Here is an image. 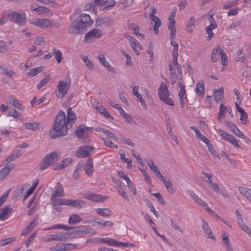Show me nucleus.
<instances>
[{"mask_svg":"<svg viewBox=\"0 0 251 251\" xmlns=\"http://www.w3.org/2000/svg\"><path fill=\"white\" fill-rule=\"evenodd\" d=\"M15 237H10L1 240L0 241V245L1 246H4L6 245L11 243L15 241Z\"/></svg>","mask_w":251,"mask_h":251,"instance_id":"obj_54","label":"nucleus"},{"mask_svg":"<svg viewBox=\"0 0 251 251\" xmlns=\"http://www.w3.org/2000/svg\"><path fill=\"white\" fill-rule=\"evenodd\" d=\"M213 93L214 100L217 102L222 101L224 98V88L220 87L218 89L214 90Z\"/></svg>","mask_w":251,"mask_h":251,"instance_id":"obj_25","label":"nucleus"},{"mask_svg":"<svg viewBox=\"0 0 251 251\" xmlns=\"http://www.w3.org/2000/svg\"><path fill=\"white\" fill-rule=\"evenodd\" d=\"M158 95L160 100L166 104L173 106L174 101L169 97V93L166 85L163 83L161 84L158 90Z\"/></svg>","mask_w":251,"mask_h":251,"instance_id":"obj_3","label":"nucleus"},{"mask_svg":"<svg viewBox=\"0 0 251 251\" xmlns=\"http://www.w3.org/2000/svg\"><path fill=\"white\" fill-rule=\"evenodd\" d=\"M19 156V155L17 153H12L9 156L7 157L5 159L3 160L2 163L3 165H7L9 162H10L11 161L15 160Z\"/></svg>","mask_w":251,"mask_h":251,"instance_id":"obj_39","label":"nucleus"},{"mask_svg":"<svg viewBox=\"0 0 251 251\" xmlns=\"http://www.w3.org/2000/svg\"><path fill=\"white\" fill-rule=\"evenodd\" d=\"M65 235L63 233H59L56 234L50 235L47 240L48 241H61L64 240Z\"/></svg>","mask_w":251,"mask_h":251,"instance_id":"obj_28","label":"nucleus"},{"mask_svg":"<svg viewBox=\"0 0 251 251\" xmlns=\"http://www.w3.org/2000/svg\"><path fill=\"white\" fill-rule=\"evenodd\" d=\"M57 155L56 152H52L47 154L45 158H47V161L50 164L54 159L57 158Z\"/></svg>","mask_w":251,"mask_h":251,"instance_id":"obj_51","label":"nucleus"},{"mask_svg":"<svg viewBox=\"0 0 251 251\" xmlns=\"http://www.w3.org/2000/svg\"><path fill=\"white\" fill-rule=\"evenodd\" d=\"M217 133L221 137L222 139H223L227 141H228L230 137L232 136V135H230L226 132L221 129H218L217 130Z\"/></svg>","mask_w":251,"mask_h":251,"instance_id":"obj_43","label":"nucleus"},{"mask_svg":"<svg viewBox=\"0 0 251 251\" xmlns=\"http://www.w3.org/2000/svg\"><path fill=\"white\" fill-rule=\"evenodd\" d=\"M53 55H54L58 63H60L62 60V52L59 50L55 49H53Z\"/></svg>","mask_w":251,"mask_h":251,"instance_id":"obj_50","label":"nucleus"},{"mask_svg":"<svg viewBox=\"0 0 251 251\" xmlns=\"http://www.w3.org/2000/svg\"><path fill=\"white\" fill-rule=\"evenodd\" d=\"M83 61L85 63L86 66L88 69H92L93 67V65L91 61H90L88 57L87 56H84L82 57Z\"/></svg>","mask_w":251,"mask_h":251,"instance_id":"obj_57","label":"nucleus"},{"mask_svg":"<svg viewBox=\"0 0 251 251\" xmlns=\"http://www.w3.org/2000/svg\"><path fill=\"white\" fill-rule=\"evenodd\" d=\"M42 71V67H38L33 69L29 70L28 73H27V76H34L36 75L38 73L41 72Z\"/></svg>","mask_w":251,"mask_h":251,"instance_id":"obj_47","label":"nucleus"},{"mask_svg":"<svg viewBox=\"0 0 251 251\" xmlns=\"http://www.w3.org/2000/svg\"><path fill=\"white\" fill-rule=\"evenodd\" d=\"M98 58L101 64L104 67H105L109 71L114 73H116L115 69L114 67H113L108 61L106 60L104 54H100L98 56Z\"/></svg>","mask_w":251,"mask_h":251,"instance_id":"obj_17","label":"nucleus"},{"mask_svg":"<svg viewBox=\"0 0 251 251\" xmlns=\"http://www.w3.org/2000/svg\"><path fill=\"white\" fill-rule=\"evenodd\" d=\"M25 128L28 130H34L37 129L39 125L38 123L35 122L32 123H26L24 124Z\"/></svg>","mask_w":251,"mask_h":251,"instance_id":"obj_46","label":"nucleus"},{"mask_svg":"<svg viewBox=\"0 0 251 251\" xmlns=\"http://www.w3.org/2000/svg\"><path fill=\"white\" fill-rule=\"evenodd\" d=\"M102 34V31L100 29H93L85 34L84 42L85 43H90L92 41L100 38Z\"/></svg>","mask_w":251,"mask_h":251,"instance_id":"obj_7","label":"nucleus"},{"mask_svg":"<svg viewBox=\"0 0 251 251\" xmlns=\"http://www.w3.org/2000/svg\"><path fill=\"white\" fill-rule=\"evenodd\" d=\"M191 196L193 198L194 200L198 204L201 205L204 201L200 198H199L194 192H192L190 193Z\"/></svg>","mask_w":251,"mask_h":251,"instance_id":"obj_56","label":"nucleus"},{"mask_svg":"<svg viewBox=\"0 0 251 251\" xmlns=\"http://www.w3.org/2000/svg\"><path fill=\"white\" fill-rule=\"evenodd\" d=\"M118 176L123 179L126 181V183H127V187L129 189V190L132 192L134 195L136 194V190L135 188L133 187V185L132 182L130 181L129 178L126 175H125L124 172H118Z\"/></svg>","mask_w":251,"mask_h":251,"instance_id":"obj_16","label":"nucleus"},{"mask_svg":"<svg viewBox=\"0 0 251 251\" xmlns=\"http://www.w3.org/2000/svg\"><path fill=\"white\" fill-rule=\"evenodd\" d=\"M240 194L248 201H251V189L245 187H239Z\"/></svg>","mask_w":251,"mask_h":251,"instance_id":"obj_22","label":"nucleus"},{"mask_svg":"<svg viewBox=\"0 0 251 251\" xmlns=\"http://www.w3.org/2000/svg\"><path fill=\"white\" fill-rule=\"evenodd\" d=\"M47 158H44L39 164V168L41 170H43L47 168L50 165V163L47 161Z\"/></svg>","mask_w":251,"mask_h":251,"instance_id":"obj_53","label":"nucleus"},{"mask_svg":"<svg viewBox=\"0 0 251 251\" xmlns=\"http://www.w3.org/2000/svg\"><path fill=\"white\" fill-rule=\"evenodd\" d=\"M52 127L53 129L50 131V135L52 139L63 136L67 134L68 130L70 127L67 122L64 112L60 110L58 112Z\"/></svg>","mask_w":251,"mask_h":251,"instance_id":"obj_1","label":"nucleus"},{"mask_svg":"<svg viewBox=\"0 0 251 251\" xmlns=\"http://www.w3.org/2000/svg\"><path fill=\"white\" fill-rule=\"evenodd\" d=\"M77 248L76 244L72 243L61 244L58 243L54 247H51L50 250L53 251H66L72 250Z\"/></svg>","mask_w":251,"mask_h":251,"instance_id":"obj_10","label":"nucleus"},{"mask_svg":"<svg viewBox=\"0 0 251 251\" xmlns=\"http://www.w3.org/2000/svg\"><path fill=\"white\" fill-rule=\"evenodd\" d=\"M9 102L14 106L17 107L19 109H23V105L20 103L16 99H15L12 96H10L8 98Z\"/></svg>","mask_w":251,"mask_h":251,"instance_id":"obj_40","label":"nucleus"},{"mask_svg":"<svg viewBox=\"0 0 251 251\" xmlns=\"http://www.w3.org/2000/svg\"><path fill=\"white\" fill-rule=\"evenodd\" d=\"M206 145L207 146L208 151L211 153L212 155L217 157H219V153L214 150L210 142H208V143L206 144Z\"/></svg>","mask_w":251,"mask_h":251,"instance_id":"obj_55","label":"nucleus"},{"mask_svg":"<svg viewBox=\"0 0 251 251\" xmlns=\"http://www.w3.org/2000/svg\"><path fill=\"white\" fill-rule=\"evenodd\" d=\"M50 200L51 204L54 207L55 209L58 208V206L60 205H64L65 199H58L57 197L51 196Z\"/></svg>","mask_w":251,"mask_h":251,"instance_id":"obj_26","label":"nucleus"},{"mask_svg":"<svg viewBox=\"0 0 251 251\" xmlns=\"http://www.w3.org/2000/svg\"><path fill=\"white\" fill-rule=\"evenodd\" d=\"M190 128L195 131L197 138L203 141L205 144H207L210 140L207 139L204 135L201 134L200 131L195 126H192Z\"/></svg>","mask_w":251,"mask_h":251,"instance_id":"obj_24","label":"nucleus"},{"mask_svg":"<svg viewBox=\"0 0 251 251\" xmlns=\"http://www.w3.org/2000/svg\"><path fill=\"white\" fill-rule=\"evenodd\" d=\"M204 92V84L203 80L199 81L196 85V92L198 96H202Z\"/></svg>","mask_w":251,"mask_h":251,"instance_id":"obj_27","label":"nucleus"},{"mask_svg":"<svg viewBox=\"0 0 251 251\" xmlns=\"http://www.w3.org/2000/svg\"><path fill=\"white\" fill-rule=\"evenodd\" d=\"M132 155L136 158L138 163L141 166H144V163L139 154H137L134 150H131Z\"/></svg>","mask_w":251,"mask_h":251,"instance_id":"obj_61","label":"nucleus"},{"mask_svg":"<svg viewBox=\"0 0 251 251\" xmlns=\"http://www.w3.org/2000/svg\"><path fill=\"white\" fill-rule=\"evenodd\" d=\"M223 50L220 46L214 49L211 54V61L213 62H217L223 53Z\"/></svg>","mask_w":251,"mask_h":251,"instance_id":"obj_19","label":"nucleus"},{"mask_svg":"<svg viewBox=\"0 0 251 251\" xmlns=\"http://www.w3.org/2000/svg\"><path fill=\"white\" fill-rule=\"evenodd\" d=\"M11 209L8 206H4L0 209V220L3 221L6 219V216L11 213Z\"/></svg>","mask_w":251,"mask_h":251,"instance_id":"obj_31","label":"nucleus"},{"mask_svg":"<svg viewBox=\"0 0 251 251\" xmlns=\"http://www.w3.org/2000/svg\"><path fill=\"white\" fill-rule=\"evenodd\" d=\"M157 200V201L161 203L163 205L165 204V201L162 196L159 193H156L154 194H152Z\"/></svg>","mask_w":251,"mask_h":251,"instance_id":"obj_64","label":"nucleus"},{"mask_svg":"<svg viewBox=\"0 0 251 251\" xmlns=\"http://www.w3.org/2000/svg\"><path fill=\"white\" fill-rule=\"evenodd\" d=\"M99 241L100 243H106L109 246H115L116 240L109 238H100Z\"/></svg>","mask_w":251,"mask_h":251,"instance_id":"obj_45","label":"nucleus"},{"mask_svg":"<svg viewBox=\"0 0 251 251\" xmlns=\"http://www.w3.org/2000/svg\"><path fill=\"white\" fill-rule=\"evenodd\" d=\"M113 24L112 19L107 16L98 19L96 21L97 26H105L107 27L111 26Z\"/></svg>","mask_w":251,"mask_h":251,"instance_id":"obj_14","label":"nucleus"},{"mask_svg":"<svg viewBox=\"0 0 251 251\" xmlns=\"http://www.w3.org/2000/svg\"><path fill=\"white\" fill-rule=\"evenodd\" d=\"M173 59L172 60V63L175 65L178 73L182 75V71L180 66L177 62L178 54L172 55Z\"/></svg>","mask_w":251,"mask_h":251,"instance_id":"obj_41","label":"nucleus"},{"mask_svg":"<svg viewBox=\"0 0 251 251\" xmlns=\"http://www.w3.org/2000/svg\"><path fill=\"white\" fill-rule=\"evenodd\" d=\"M63 193V188L62 187V184L58 182L56 183L55 186V190L51 195V196H53L54 197H59L62 195Z\"/></svg>","mask_w":251,"mask_h":251,"instance_id":"obj_30","label":"nucleus"},{"mask_svg":"<svg viewBox=\"0 0 251 251\" xmlns=\"http://www.w3.org/2000/svg\"><path fill=\"white\" fill-rule=\"evenodd\" d=\"M70 227L63 225L61 224H56L52 226H50V227H48L47 228L44 229L45 230H49L51 229H64L67 231H69L70 229Z\"/></svg>","mask_w":251,"mask_h":251,"instance_id":"obj_38","label":"nucleus"},{"mask_svg":"<svg viewBox=\"0 0 251 251\" xmlns=\"http://www.w3.org/2000/svg\"><path fill=\"white\" fill-rule=\"evenodd\" d=\"M70 229H72V231L70 233L71 234L84 235L86 234H91L95 235L96 231L95 229L83 226H74L70 227Z\"/></svg>","mask_w":251,"mask_h":251,"instance_id":"obj_5","label":"nucleus"},{"mask_svg":"<svg viewBox=\"0 0 251 251\" xmlns=\"http://www.w3.org/2000/svg\"><path fill=\"white\" fill-rule=\"evenodd\" d=\"M0 68L3 74L7 76L12 77L15 75V73L13 71L2 66H0Z\"/></svg>","mask_w":251,"mask_h":251,"instance_id":"obj_48","label":"nucleus"},{"mask_svg":"<svg viewBox=\"0 0 251 251\" xmlns=\"http://www.w3.org/2000/svg\"><path fill=\"white\" fill-rule=\"evenodd\" d=\"M175 21H170V23L168 24V28L171 31L170 38L171 39H175V35L176 33V30L175 27Z\"/></svg>","mask_w":251,"mask_h":251,"instance_id":"obj_33","label":"nucleus"},{"mask_svg":"<svg viewBox=\"0 0 251 251\" xmlns=\"http://www.w3.org/2000/svg\"><path fill=\"white\" fill-rule=\"evenodd\" d=\"M163 183L169 194H173L175 193V189L170 179H167Z\"/></svg>","mask_w":251,"mask_h":251,"instance_id":"obj_36","label":"nucleus"},{"mask_svg":"<svg viewBox=\"0 0 251 251\" xmlns=\"http://www.w3.org/2000/svg\"><path fill=\"white\" fill-rule=\"evenodd\" d=\"M115 1L114 0H94L91 3L87 4L85 7L87 8H91L92 6L100 5L105 6V8L111 7L115 5Z\"/></svg>","mask_w":251,"mask_h":251,"instance_id":"obj_6","label":"nucleus"},{"mask_svg":"<svg viewBox=\"0 0 251 251\" xmlns=\"http://www.w3.org/2000/svg\"><path fill=\"white\" fill-rule=\"evenodd\" d=\"M50 78L48 77H46L43 80H42L37 85V88L38 89H40L43 86L47 84L49 81Z\"/></svg>","mask_w":251,"mask_h":251,"instance_id":"obj_63","label":"nucleus"},{"mask_svg":"<svg viewBox=\"0 0 251 251\" xmlns=\"http://www.w3.org/2000/svg\"><path fill=\"white\" fill-rule=\"evenodd\" d=\"M120 155L121 156V159L123 162L126 163L127 164V166L129 167L131 165V160L128 158H126L124 152H120Z\"/></svg>","mask_w":251,"mask_h":251,"instance_id":"obj_58","label":"nucleus"},{"mask_svg":"<svg viewBox=\"0 0 251 251\" xmlns=\"http://www.w3.org/2000/svg\"><path fill=\"white\" fill-rule=\"evenodd\" d=\"M31 24L41 28L53 26V22L47 18H38L32 21Z\"/></svg>","mask_w":251,"mask_h":251,"instance_id":"obj_8","label":"nucleus"},{"mask_svg":"<svg viewBox=\"0 0 251 251\" xmlns=\"http://www.w3.org/2000/svg\"><path fill=\"white\" fill-rule=\"evenodd\" d=\"M97 213L101 216L107 218L112 215V212L108 208H98L97 209Z\"/></svg>","mask_w":251,"mask_h":251,"instance_id":"obj_32","label":"nucleus"},{"mask_svg":"<svg viewBox=\"0 0 251 251\" xmlns=\"http://www.w3.org/2000/svg\"><path fill=\"white\" fill-rule=\"evenodd\" d=\"M37 218H34L26 226L27 228L29 229L30 231L34 229L37 225Z\"/></svg>","mask_w":251,"mask_h":251,"instance_id":"obj_59","label":"nucleus"},{"mask_svg":"<svg viewBox=\"0 0 251 251\" xmlns=\"http://www.w3.org/2000/svg\"><path fill=\"white\" fill-rule=\"evenodd\" d=\"M85 205V202L80 200H73L72 207L75 208H81Z\"/></svg>","mask_w":251,"mask_h":251,"instance_id":"obj_44","label":"nucleus"},{"mask_svg":"<svg viewBox=\"0 0 251 251\" xmlns=\"http://www.w3.org/2000/svg\"><path fill=\"white\" fill-rule=\"evenodd\" d=\"M125 37L130 42V45L133 50L134 52L138 55L139 54L138 50H142V46L140 44V43L135 39V38L130 36V35H126Z\"/></svg>","mask_w":251,"mask_h":251,"instance_id":"obj_12","label":"nucleus"},{"mask_svg":"<svg viewBox=\"0 0 251 251\" xmlns=\"http://www.w3.org/2000/svg\"><path fill=\"white\" fill-rule=\"evenodd\" d=\"M14 165L11 164L9 166H6L0 170V181L2 180L9 173L11 169L14 168Z\"/></svg>","mask_w":251,"mask_h":251,"instance_id":"obj_21","label":"nucleus"},{"mask_svg":"<svg viewBox=\"0 0 251 251\" xmlns=\"http://www.w3.org/2000/svg\"><path fill=\"white\" fill-rule=\"evenodd\" d=\"M117 189L119 194L122 196V197L129 201L127 195L126 193L125 189L123 188V185H119L117 187Z\"/></svg>","mask_w":251,"mask_h":251,"instance_id":"obj_49","label":"nucleus"},{"mask_svg":"<svg viewBox=\"0 0 251 251\" xmlns=\"http://www.w3.org/2000/svg\"><path fill=\"white\" fill-rule=\"evenodd\" d=\"M131 87L132 88V93L135 96L138 100H140V99H142V95L139 93L138 89H139V86H131Z\"/></svg>","mask_w":251,"mask_h":251,"instance_id":"obj_52","label":"nucleus"},{"mask_svg":"<svg viewBox=\"0 0 251 251\" xmlns=\"http://www.w3.org/2000/svg\"><path fill=\"white\" fill-rule=\"evenodd\" d=\"M151 21L155 23L153 26L154 32L155 34H158L159 33V27L161 26V22L159 18H154L151 19Z\"/></svg>","mask_w":251,"mask_h":251,"instance_id":"obj_37","label":"nucleus"},{"mask_svg":"<svg viewBox=\"0 0 251 251\" xmlns=\"http://www.w3.org/2000/svg\"><path fill=\"white\" fill-rule=\"evenodd\" d=\"M76 119V116L75 113L72 111L71 107L67 110V122L68 123L70 127H72V125L74 124Z\"/></svg>","mask_w":251,"mask_h":251,"instance_id":"obj_18","label":"nucleus"},{"mask_svg":"<svg viewBox=\"0 0 251 251\" xmlns=\"http://www.w3.org/2000/svg\"><path fill=\"white\" fill-rule=\"evenodd\" d=\"M202 229L206 234H207L208 236V237L211 239H212L214 241L216 240V239L212 233L208 223L204 220H202Z\"/></svg>","mask_w":251,"mask_h":251,"instance_id":"obj_20","label":"nucleus"},{"mask_svg":"<svg viewBox=\"0 0 251 251\" xmlns=\"http://www.w3.org/2000/svg\"><path fill=\"white\" fill-rule=\"evenodd\" d=\"M82 218L78 215L73 214L70 216L68 223L70 224H76L82 221Z\"/></svg>","mask_w":251,"mask_h":251,"instance_id":"obj_34","label":"nucleus"},{"mask_svg":"<svg viewBox=\"0 0 251 251\" xmlns=\"http://www.w3.org/2000/svg\"><path fill=\"white\" fill-rule=\"evenodd\" d=\"M93 24V21L91 17L86 14H80L75 21L70 24L68 32L70 34H80L83 33L88 26Z\"/></svg>","mask_w":251,"mask_h":251,"instance_id":"obj_2","label":"nucleus"},{"mask_svg":"<svg viewBox=\"0 0 251 251\" xmlns=\"http://www.w3.org/2000/svg\"><path fill=\"white\" fill-rule=\"evenodd\" d=\"M94 148L90 146H83L80 147L78 151V156L79 157H85L89 155V152L92 151Z\"/></svg>","mask_w":251,"mask_h":251,"instance_id":"obj_15","label":"nucleus"},{"mask_svg":"<svg viewBox=\"0 0 251 251\" xmlns=\"http://www.w3.org/2000/svg\"><path fill=\"white\" fill-rule=\"evenodd\" d=\"M71 85V79L69 77L66 81H59L57 85L58 93L56 96L58 98H62L67 93Z\"/></svg>","mask_w":251,"mask_h":251,"instance_id":"obj_4","label":"nucleus"},{"mask_svg":"<svg viewBox=\"0 0 251 251\" xmlns=\"http://www.w3.org/2000/svg\"><path fill=\"white\" fill-rule=\"evenodd\" d=\"M92 128L87 127L84 125H81L77 127L75 132V135L79 139H81L84 134H88Z\"/></svg>","mask_w":251,"mask_h":251,"instance_id":"obj_13","label":"nucleus"},{"mask_svg":"<svg viewBox=\"0 0 251 251\" xmlns=\"http://www.w3.org/2000/svg\"><path fill=\"white\" fill-rule=\"evenodd\" d=\"M72 162V160L71 158H67L63 159L59 164L56 165L53 168L54 170H61L65 167L70 165Z\"/></svg>","mask_w":251,"mask_h":251,"instance_id":"obj_23","label":"nucleus"},{"mask_svg":"<svg viewBox=\"0 0 251 251\" xmlns=\"http://www.w3.org/2000/svg\"><path fill=\"white\" fill-rule=\"evenodd\" d=\"M226 126L230 129L231 131L233 132L237 136L245 139V140H248L249 138L244 135L243 133L240 131L238 127L233 123L230 121H226L225 122Z\"/></svg>","mask_w":251,"mask_h":251,"instance_id":"obj_9","label":"nucleus"},{"mask_svg":"<svg viewBox=\"0 0 251 251\" xmlns=\"http://www.w3.org/2000/svg\"><path fill=\"white\" fill-rule=\"evenodd\" d=\"M85 171L86 173L88 176H91L93 172V165L92 162V159L91 158H89L88 161L85 166Z\"/></svg>","mask_w":251,"mask_h":251,"instance_id":"obj_35","label":"nucleus"},{"mask_svg":"<svg viewBox=\"0 0 251 251\" xmlns=\"http://www.w3.org/2000/svg\"><path fill=\"white\" fill-rule=\"evenodd\" d=\"M36 235V232L33 233L31 235H30L26 240L25 241V246L28 248L29 246L30 243L32 242L35 239Z\"/></svg>","mask_w":251,"mask_h":251,"instance_id":"obj_60","label":"nucleus"},{"mask_svg":"<svg viewBox=\"0 0 251 251\" xmlns=\"http://www.w3.org/2000/svg\"><path fill=\"white\" fill-rule=\"evenodd\" d=\"M146 162L148 163L151 170L154 173H157L159 171L158 168L154 164L153 161L151 158L146 159Z\"/></svg>","mask_w":251,"mask_h":251,"instance_id":"obj_42","label":"nucleus"},{"mask_svg":"<svg viewBox=\"0 0 251 251\" xmlns=\"http://www.w3.org/2000/svg\"><path fill=\"white\" fill-rule=\"evenodd\" d=\"M8 49L9 48L5 43L3 41L0 40V52L5 53L8 51Z\"/></svg>","mask_w":251,"mask_h":251,"instance_id":"obj_62","label":"nucleus"},{"mask_svg":"<svg viewBox=\"0 0 251 251\" xmlns=\"http://www.w3.org/2000/svg\"><path fill=\"white\" fill-rule=\"evenodd\" d=\"M96 109L106 118L110 119L112 120L113 119V117L109 113L105 108L102 105L96 106Z\"/></svg>","mask_w":251,"mask_h":251,"instance_id":"obj_29","label":"nucleus"},{"mask_svg":"<svg viewBox=\"0 0 251 251\" xmlns=\"http://www.w3.org/2000/svg\"><path fill=\"white\" fill-rule=\"evenodd\" d=\"M9 19L18 24L23 25L25 24V16L21 15L16 12H11L7 15Z\"/></svg>","mask_w":251,"mask_h":251,"instance_id":"obj_11","label":"nucleus"}]
</instances>
